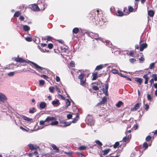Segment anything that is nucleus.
<instances>
[{
	"mask_svg": "<svg viewBox=\"0 0 157 157\" xmlns=\"http://www.w3.org/2000/svg\"><path fill=\"white\" fill-rule=\"evenodd\" d=\"M119 143L118 142H116L113 145V147L114 148H116L117 146L119 145Z\"/></svg>",
	"mask_w": 157,
	"mask_h": 157,
	"instance_id": "37",
	"label": "nucleus"
},
{
	"mask_svg": "<svg viewBox=\"0 0 157 157\" xmlns=\"http://www.w3.org/2000/svg\"><path fill=\"white\" fill-rule=\"evenodd\" d=\"M29 62L32 63L34 66V68L39 71H40L41 70H43V67L39 66L35 63L30 61H29Z\"/></svg>",
	"mask_w": 157,
	"mask_h": 157,
	"instance_id": "3",
	"label": "nucleus"
},
{
	"mask_svg": "<svg viewBox=\"0 0 157 157\" xmlns=\"http://www.w3.org/2000/svg\"><path fill=\"white\" fill-rule=\"evenodd\" d=\"M48 48L50 49H52L53 47V45L51 44H49L48 45Z\"/></svg>",
	"mask_w": 157,
	"mask_h": 157,
	"instance_id": "48",
	"label": "nucleus"
},
{
	"mask_svg": "<svg viewBox=\"0 0 157 157\" xmlns=\"http://www.w3.org/2000/svg\"><path fill=\"white\" fill-rule=\"evenodd\" d=\"M40 76L41 77L45 79L46 80H48V76L45 75H40Z\"/></svg>",
	"mask_w": 157,
	"mask_h": 157,
	"instance_id": "33",
	"label": "nucleus"
},
{
	"mask_svg": "<svg viewBox=\"0 0 157 157\" xmlns=\"http://www.w3.org/2000/svg\"><path fill=\"white\" fill-rule=\"evenodd\" d=\"M111 71L112 73L113 74H117L118 72V71L115 69H112Z\"/></svg>",
	"mask_w": 157,
	"mask_h": 157,
	"instance_id": "42",
	"label": "nucleus"
},
{
	"mask_svg": "<svg viewBox=\"0 0 157 157\" xmlns=\"http://www.w3.org/2000/svg\"><path fill=\"white\" fill-rule=\"evenodd\" d=\"M150 73L149 72L148 74H147L146 75H145L143 76V78L145 79V80H148V75Z\"/></svg>",
	"mask_w": 157,
	"mask_h": 157,
	"instance_id": "31",
	"label": "nucleus"
},
{
	"mask_svg": "<svg viewBox=\"0 0 157 157\" xmlns=\"http://www.w3.org/2000/svg\"><path fill=\"white\" fill-rule=\"evenodd\" d=\"M154 12L152 10H150L148 12V14L151 17H153L154 14Z\"/></svg>",
	"mask_w": 157,
	"mask_h": 157,
	"instance_id": "14",
	"label": "nucleus"
},
{
	"mask_svg": "<svg viewBox=\"0 0 157 157\" xmlns=\"http://www.w3.org/2000/svg\"><path fill=\"white\" fill-rule=\"evenodd\" d=\"M147 98L149 100H151V97L149 94H148L147 95Z\"/></svg>",
	"mask_w": 157,
	"mask_h": 157,
	"instance_id": "52",
	"label": "nucleus"
},
{
	"mask_svg": "<svg viewBox=\"0 0 157 157\" xmlns=\"http://www.w3.org/2000/svg\"><path fill=\"white\" fill-rule=\"evenodd\" d=\"M140 103H137L134 106V107L131 109L132 111H135L139 109L140 107Z\"/></svg>",
	"mask_w": 157,
	"mask_h": 157,
	"instance_id": "11",
	"label": "nucleus"
},
{
	"mask_svg": "<svg viewBox=\"0 0 157 157\" xmlns=\"http://www.w3.org/2000/svg\"><path fill=\"white\" fill-rule=\"evenodd\" d=\"M154 87L157 90V83H155L154 84Z\"/></svg>",
	"mask_w": 157,
	"mask_h": 157,
	"instance_id": "64",
	"label": "nucleus"
},
{
	"mask_svg": "<svg viewBox=\"0 0 157 157\" xmlns=\"http://www.w3.org/2000/svg\"><path fill=\"white\" fill-rule=\"evenodd\" d=\"M56 80L57 82H59L60 81V78L59 76H57L56 78Z\"/></svg>",
	"mask_w": 157,
	"mask_h": 157,
	"instance_id": "55",
	"label": "nucleus"
},
{
	"mask_svg": "<svg viewBox=\"0 0 157 157\" xmlns=\"http://www.w3.org/2000/svg\"><path fill=\"white\" fill-rule=\"evenodd\" d=\"M153 77L154 78V80L155 81H157V75L154 74L152 75Z\"/></svg>",
	"mask_w": 157,
	"mask_h": 157,
	"instance_id": "35",
	"label": "nucleus"
},
{
	"mask_svg": "<svg viewBox=\"0 0 157 157\" xmlns=\"http://www.w3.org/2000/svg\"><path fill=\"white\" fill-rule=\"evenodd\" d=\"M95 142L97 144L100 146H101L102 145V143L99 140H96Z\"/></svg>",
	"mask_w": 157,
	"mask_h": 157,
	"instance_id": "30",
	"label": "nucleus"
},
{
	"mask_svg": "<svg viewBox=\"0 0 157 157\" xmlns=\"http://www.w3.org/2000/svg\"><path fill=\"white\" fill-rule=\"evenodd\" d=\"M92 88L93 90H99L98 87L96 86H93Z\"/></svg>",
	"mask_w": 157,
	"mask_h": 157,
	"instance_id": "49",
	"label": "nucleus"
},
{
	"mask_svg": "<svg viewBox=\"0 0 157 157\" xmlns=\"http://www.w3.org/2000/svg\"><path fill=\"white\" fill-rule=\"evenodd\" d=\"M108 87L109 86L108 84H104L103 86L102 90L103 92L106 95H108L107 92Z\"/></svg>",
	"mask_w": 157,
	"mask_h": 157,
	"instance_id": "4",
	"label": "nucleus"
},
{
	"mask_svg": "<svg viewBox=\"0 0 157 157\" xmlns=\"http://www.w3.org/2000/svg\"><path fill=\"white\" fill-rule=\"evenodd\" d=\"M117 13L118 14L117 15L119 16H122L123 15V12L120 10H118Z\"/></svg>",
	"mask_w": 157,
	"mask_h": 157,
	"instance_id": "28",
	"label": "nucleus"
},
{
	"mask_svg": "<svg viewBox=\"0 0 157 157\" xmlns=\"http://www.w3.org/2000/svg\"><path fill=\"white\" fill-rule=\"evenodd\" d=\"M59 123L60 124V126L63 127H66L70 126L71 123V122H66L63 120L60 121Z\"/></svg>",
	"mask_w": 157,
	"mask_h": 157,
	"instance_id": "2",
	"label": "nucleus"
},
{
	"mask_svg": "<svg viewBox=\"0 0 157 157\" xmlns=\"http://www.w3.org/2000/svg\"><path fill=\"white\" fill-rule=\"evenodd\" d=\"M103 67V65H99L98 66L96 69L95 70H99L100 69H101Z\"/></svg>",
	"mask_w": 157,
	"mask_h": 157,
	"instance_id": "27",
	"label": "nucleus"
},
{
	"mask_svg": "<svg viewBox=\"0 0 157 157\" xmlns=\"http://www.w3.org/2000/svg\"><path fill=\"white\" fill-rule=\"evenodd\" d=\"M51 146L53 148L54 150H56L57 152H58L59 151V149L54 144H51Z\"/></svg>",
	"mask_w": 157,
	"mask_h": 157,
	"instance_id": "16",
	"label": "nucleus"
},
{
	"mask_svg": "<svg viewBox=\"0 0 157 157\" xmlns=\"http://www.w3.org/2000/svg\"><path fill=\"white\" fill-rule=\"evenodd\" d=\"M79 30L77 28H75L73 30V32L74 33L76 34L79 32Z\"/></svg>",
	"mask_w": 157,
	"mask_h": 157,
	"instance_id": "22",
	"label": "nucleus"
},
{
	"mask_svg": "<svg viewBox=\"0 0 157 157\" xmlns=\"http://www.w3.org/2000/svg\"><path fill=\"white\" fill-rule=\"evenodd\" d=\"M134 128L135 129H136L138 128V126L136 124H135L134 126Z\"/></svg>",
	"mask_w": 157,
	"mask_h": 157,
	"instance_id": "63",
	"label": "nucleus"
},
{
	"mask_svg": "<svg viewBox=\"0 0 157 157\" xmlns=\"http://www.w3.org/2000/svg\"><path fill=\"white\" fill-rule=\"evenodd\" d=\"M58 97L59 98L61 99L62 100H65V98L63 96L61 95L60 94H58Z\"/></svg>",
	"mask_w": 157,
	"mask_h": 157,
	"instance_id": "34",
	"label": "nucleus"
},
{
	"mask_svg": "<svg viewBox=\"0 0 157 157\" xmlns=\"http://www.w3.org/2000/svg\"><path fill=\"white\" fill-rule=\"evenodd\" d=\"M70 66L72 67H74L75 66V62L73 61H71L70 63Z\"/></svg>",
	"mask_w": 157,
	"mask_h": 157,
	"instance_id": "36",
	"label": "nucleus"
},
{
	"mask_svg": "<svg viewBox=\"0 0 157 157\" xmlns=\"http://www.w3.org/2000/svg\"><path fill=\"white\" fill-rule=\"evenodd\" d=\"M149 108V106L147 104H146L144 105V108L146 110H147Z\"/></svg>",
	"mask_w": 157,
	"mask_h": 157,
	"instance_id": "44",
	"label": "nucleus"
},
{
	"mask_svg": "<svg viewBox=\"0 0 157 157\" xmlns=\"http://www.w3.org/2000/svg\"><path fill=\"white\" fill-rule=\"evenodd\" d=\"M47 39L48 40H51V37H50V36H47Z\"/></svg>",
	"mask_w": 157,
	"mask_h": 157,
	"instance_id": "62",
	"label": "nucleus"
},
{
	"mask_svg": "<svg viewBox=\"0 0 157 157\" xmlns=\"http://www.w3.org/2000/svg\"><path fill=\"white\" fill-rule=\"evenodd\" d=\"M97 75L98 73H95L93 74V78H92L93 80H95L97 79Z\"/></svg>",
	"mask_w": 157,
	"mask_h": 157,
	"instance_id": "21",
	"label": "nucleus"
},
{
	"mask_svg": "<svg viewBox=\"0 0 157 157\" xmlns=\"http://www.w3.org/2000/svg\"><path fill=\"white\" fill-rule=\"evenodd\" d=\"M54 88L53 87H50L49 88V90L51 93H53L54 91Z\"/></svg>",
	"mask_w": 157,
	"mask_h": 157,
	"instance_id": "47",
	"label": "nucleus"
},
{
	"mask_svg": "<svg viewBox=\"0 0 157 157\" xmlns=\"http://www.w3.org/2000/svg\"><path fill=\"white\" fill-rule=\"evenodd\" d=\"M110 150L109 149H107L102 151V153L103 155H105Z\"/></svg>",
	"mask_w": 157,
	"mask_h": 157,
	"instance_id": "17",
	"label": "nucleus"
},
{
	"mask_svg": "<svg viewBox=\"0 0 157 157\" xmlns=\"http://www.w3.org/2000/svg\"><path fill=\"white\" fill-rule=\"evenodd\" d=\"M123 104V102L121 101H119L116 105V106L118 107H120L121 105Z\"/></svg>",
	"mask_w": 157,
	"mask_h": 157,
	"instance_id": "25",
	"label": "nucleus"
},
{
	"mask_svg": "<svg viewBox=\"0 0 157 157\" xmlns=\"http://www.w3.org/2000/svg\"><path fill=\"white\" fill-rule=\"evenodd\" d=\"M85 80H81L80 81V84L81 85L83 86L85 84Z\"/></svg>",
	"mask_w": 157,
	"mask_h": 157,
	"instance_id": "40",
	"label": "nucleus"
},
{
	"mask_svg": "<svg viewBox=\"0 0 157 157\" xmlns=\"http://www.w3.org/2000/svg\"><path fill=\"white\" fill-rule=\"evenodd\" d=\"M25 40L26 41L30 42L32 40V38L30 37H27L25 38Z\"/></svg>",
	"mask_w": 157,
	"mask_h": 157,
	"instance_id": "45",
	"label": "nucleus"
},
{
	"mask_svg": "<svg viewBox=\"0 0 157 157\" xmlns=\"http://www.w3.org/2000/svg\"><path fill=\"white\" fill-rule=\"evenodd\" d=\"M46 106V104L44 102H41L40 105V107L41 109H44Z\"/></svg>",
	"mask_w": 157,
	"mask_h": 157,
	"instance_id": "13",
	"label": "nucleus"
},
{
	"mask_svg": "<svg viewBox=\"0 0 157 157\" xmlns=\"http://www.w3.org/2000/svg\"><path fill=\"white\" fill-rule=\"evenodd\" d=\"M55 87L57 92L59 93H61V91L59 90V89L58 87V86H56Z\"/></svg>",
	"mask_w": 157,
	"mask_h": 157,
	"instance_id": "51",
	"label": "nucleus"
},
{
	"mask_svg": "<svg viewBox=\"0 0 157 157\" xmlns=\"http://www.w3.org/2000/svg\"><path fill=\"white\" fill-rule=\"evenodd\" d=\"M58 123L59 122L58 121H52L50 124L52 126L56 125H57Z\"/></svg>",
	"mask_w": 157,
	"mask_h": 157,
	"instance_id": "23",
	"label": "nucleus"
},
{
	"mask_svg": "<svg viewBox=\"0 0 157 157\" xmlns=\"http://www.w3.org/2000/svg\"><path fill=\"white\" fill-rule=\"evenodd\" d=\"M28 146L32 150H36L38 149L39 147L36 145L32 144H29L28 145Z\"/></svg>",
	"mask_w": 157,
	"mask_h": 157,
	"instance_id": "7",
	"label": "nucleus"
},
{
	"mask_svg": "<svg viewBox=\"0 0 157 157\" xmlns=\"http://www.w3.org/2000/svg\"><path fill=\"white\" fill-rule=\"evenodd\" d=\"M128 138L126 137H124L123 139V141L124 142H126L128 140Z\"/></svg>",
	"mask_w": 157,
	"mask_h": 157,
	"instance_id": "58",
	"label": "nucleus"
},
{
	"mask_svg": "<svg viewBox=\"0 0 157 157\" xmlns=\"http://www.w3.org/2000/svg\"><path fill=\"white\" fill-rule=\"evenodd\" d=\"M154 80L153 79H151L150 80V82L151 83V85L153 83V82H154Z\"/></svg>",
	"mask_w": 157,
	"mask_h": 157,
	"instance_id": "61",
	"label": "nucleus"
},
{
	"mask_svg": "<svg viewBox=\"0 0 157 157\" xmlns=\"http://www.w3.org/2000/svg\"><path fill=\"white\" fill-rule=\"evenodd\" d=\"M7 99V98L5 95L2 93H0V101L4 102Z\"/></svg>",
	"mask_w": 157,
	"mask_h": 157,
	"instance_id": "8",
	"label": "nucleus"
},
{
	"mask_svg": "<svg viewBox=\"0 0 157 157\" xmlns=\"http://www.w3.org/2000/svg\"><path fill=\"white\" fill-rule=\"evenodd\" d=\"M20 129H22V130H23L24 131H27L26 129L22 127V126H20Z\"/></svg>",
	"mask_w": 157,
	"mask_h": 157,
	"instance_id": "59",
	"label": "nucleus"
},
{
	"mask_svg": "<svg viewBox=\"0 0 157 157\" xmlns=\"http://www.w3.org/2000/svg\"><path fill=\"white\" fill-rule=\"evenodd\" d=\"M39 84L40 85H43L44 84V81L43 80H40L39 81Z\"/></svg>",
	"mask_w": 157,
	"mask_h": 157,
	"instance_id": "39",
	"label": "nucleus"
},
{
	"mask_svg": "<svg viewBox=\"0 0 157 157\" xmlns=\"http://www.w3.org/2000/svg\"><path fill=\"white\" fill-rule=\"evenodd\" d=\"M154 65H155V63H151L150 65L149 68L150 69H152L154 67Z\"/></svg>",
	"mask_w": 157,
	"mask_h": 157,
	"instance_id": "38",
	"label": "nucleus"
},
{
	"mask_svg": "<svg viewBox=\"0 0 157 157\" xmlns=\"http://www.w3.org/2000/svg\"><path fill=\"white\" fill-rule=\"evenodd\" d=\"M22 117L24 120L27 121L28 122H30L32 120V119L28 117L25 116H22Z\"/></svg>",
	"mask_w": 157,
	"mask_h": 157,
	"instance_id": "15",
	"label": "nucleus"
},
{
	"mask_svg": "<svg viewBox=\"0 0 157 157\" xmlns=\"http://www.w3.org/2000/svg\"><path fill=\"white\" fill-rule=\"evenodd\" d=\"M23 29L25 31H28L29 30V27L27 25H23Z\"/></svg>",
	"mask_w": 157,
	"mask_h": 157,
	"instance_id": "26",
	"label": "nucleus"
},
{
	"mask_svg": "<svg viewBox=\"0 0 157 157\" xmlns=\"http://www.w3.org/2000/svg\"><path fill=\"white\" fill-rule=\"evenodd\" d=\"M84 75L83 74H80L78 77V78L80 79L81 80L83 79L84 77Z\"/></svg>",
	"mask_w": 157,
	"mask_h": 157,
	"instance_id": "32",
	"label": "nucleus"
},
{
	"mask_svg": "<svg viewBox=\"0 0 157 157\" xmlns=\"http://www.w3.org/2000/svg\"><path fill=\"white\" fill-rule=\"evenodd\" d=\"M21 14L19 11H17L14 15V17H18Z\"/></svg>",
	"mask_w": 157,
	"mask_h": 157,
	"instance_id": "29",
	"label": "nucleus"
},
{
	"mask_svg": "<svg viewBox=\"0 0 157 157\" xmlns=\"http://www.w3.org/2000/svg\"><path fill=\"white\" fill-rule=\"evenodd\" d=\"M15 74V72H10V76H13Z\"/></svg>",
	"mask_w": 157,
	"mask_h": 157,
	"instance_id": "60",
	"label": "nucleus"
},
{
	"mask_svg": "<svg viewBox=\"0 0 157 157\" xmlns=\"http://www.w3.org/2000/svg\"><path fill=\"white\" fill-rule=\"evenodd\" d=\"M140 62H143L144 60V59L143 58L141 57L139 59Z\"/></svg>",
	"mask_w": 157,
	"mask_h": 157,
	"instance_id": "56",
	"label": "nucleus"
},
{
	"mask_svg": "<svg viewBox=\"0 0 157 157\" xmlns=\"http://www.w3.org/2000/svg\"><path fill=\"white\" fill-rule=\"evenodd\" d=\"M71 104V102L68 99H66V106L67 107L68 106L70 105Z\"/></svg>",
	"mask_w": 157,
	"mask_h": 157,
	"instance_id": "24",
	"label": "nucleus"
},
{
	"mask_svg": "<svg viewBox=\"0 0 157 157\" xmlns=\"http://www.w3.org/2000/svg\"><path fill=\"white\" fill-rule=\"evenodd\" d=\"M52 103L54 106H57L60 104L59 101L58 99L53 101Z\"/></svg>",
	"mask_w": 157,
	"mask_h": 157,
	"instance_id": "12",
	"label": "nucleus"
},
{
	"mask_svg": "<svg viewBox=\"0 0 157 157\" xmlns=\"http://www.w3.org/2000/svg\"><path fill=\"white\" fill-rule=\"evenodd\" d=\"M12 59H13L17 62H25V60L23 59L18 57L13 58Z\"/></svg>",
	"mask_w": 157,
	"mask_h": 157,
	"instance_id": "9",
	"label": "nucleus"
},
{
	"mask_svg": "<svg viewBox=\"0 0 157 157\" xmlns=\"http://www.w3.org/2000/svg\"><path fill=\"white\" fill-rule=\"evenodd\" d=\"M30 8L33 10L37 11H40V9L38 6L35 4L30 5Z\"/></svg>",
	"mask_w": 157,
	"mask_h": 157,
	"instance_id": "5",
	"label": "nucleus"
},
{
	"mask_svg": "<svg viewBox=\"0 0 157 157\" xmlns=\"http://www.w3.org/2000/svg\"><path fill=\"white\" fill-rule=\"evenodd\" d=\"M36 111V109L34 107H33L30 109L29 110V113H33Z\"/></svg>",
	"mask_w": 157,
	"mask_h": 157,
	"instance_id": "19",
	"label": "nucleus"
},
{
	"mask_svg": "<svg viewBox=\"0 0 157 157\" xmlns=\"http://www.w3.org/2000/svg\"><path fill=\"white\" fill-rule=\"evenodd\" d=\"M140 50L142 51L144 49L146 48L147 46V44L145 43H142V41L141 40L140 42Z\"/></svg>",
	"mask_w": 157,
	"mask_h": 157,
	"instance_id": "6",
	"label": "nucleus"
},
{
	"mask_svg": "<svg viewBox=\"0 0 157 157\" xmlns=\"http://www.w3.org/2000/svg\"><path fill=\"white\" fill-rule=\"evenodd\" d=\"M135 80L136 81L138 82L140 85L141 84L143 81L142 78H136Z\"/></svg>",
	"mask_w": 157,
	"mask_h": 157,
	"instance_id": "18",
	"label": "nucleus"
},
{
	"mask_svg": "<svg viewBox=\"0 0 157 157\" xmlns=\"http://www.w3.org/2000/svg\"><path fill=\"white\" fill-rule=\"evenodd\" d=\"M151 138V136H147L146 138V140L147 141H148L150 140Z\"/></svg>",
	"mask_w": 157,
	"mask_h": 157,
	"instance_id": "43",
	"label": "nucleus"
},
{
	"mask_svg": "<svg viewBox=\"0 0 157 157\" xmlns=\"http://www.w3.org/2000/svg\"><path fill=\"white\" fill-rule=\"evenodd\" d=\"M72 115L71 114H68L67 115V117L68 119H71L72 118Z\"/></svg>",
	"mask_w": 157,
	"mask_h": 157,
	"instance_id": "54",
	"label": "nucleus"
},
{
	"mask_svg": "<svg viewBox=\"0 0 157 157\" xmlns=\"http://www.w3.org/2000/svg\"><path fill=\"white\" fill-rule=\"evenodd\" d=\"M56 120V119L55 117H48L45 120L40 121L39 123L40 125L43 126L41 128H42L44 127L49 125V124H48L49 121Z\"/></svg>",
	"mask_w": 157,
	"mask_h": 157,
	"instance_id": "1",
	"label": "nucleus"
},
{
	"mask_svg": "<svg viewBox=\"0 0 157 157\" xmlns=\"http://www.w3.org/2000/svg\"><path fill=\"white\" fill-rule=\"evenodd\" d=\"M129 61L131 63H133L136 61V60L134 58H132L130 59Z\"/></svg>",
	"mask_w": 157,
	"mask_h": 157,
	"instance_id": "46",
	"label": "nucleus"
},
{
	"mask_svg": "<svg viewBox=\"0 0 157 157\" xmlns=\"http://www.w3.org/2000/svg\"><path fill=\"white\" fill-rule=\"evenodd\" d=\"M34 155L35 157H39L38 153L37 151H35L33 153H30L28 154V156L29 157H32Z\"/></svg>",
	"mask_w": 157,
	"mask_h": 157,
	"instance_id": "10",
	"label": "nucleus"
},
{
	"mask_svg": "<svg viewBox=\"0 0 157 157\" xmlns=\"http://www.w3.org/2000/svg\"><path fill=\"white\" fill-rule=\"evenodd\" d=\"M19 19L21 21H23L24 19L25 18L24 17L22 16H21L20 17Z\"/></svg>",
	"mask_w": 157,
	"mask_h": 157,
	"instance_id": "57",
	"label": "nucleus"
},
{
	"mask_svg": "<svg viewBox=\"0 0 157 157\" xmlns=\"http://www.w3.org/2000/svg\"><path fill=\"white\" fill-rule=\"evenodd\" d=\"M148 144L146 143H144L143 145V147L145 148H147L148 147Z\"/></svg>",
	"mask_w": 157,
	"mask_h": 157,
	"instance_id": "50",
	"label": "nucleus"
},
{
	"mask_svg": "<svg viewBox=\"0 0 157 157\" xmlns=\"http://www.w3.org/2000/svg\"><path fill=\"white\" fill-rule=\"evenodd\" d=\"M133 10V8L132 6H129L128 10L130 12H132Z\"/></svg>",
	"mask_w": 157,
	"mask_h": 157,
	"instance_id": "53",
	"label": "nucleus"
},
{
	"mask_svg": "<svg viewBox=\"0 0 157 157\" xmlns=\"http://www.w3.org/2000/svg\"><path fill=\"white\" fill-rule=\"evenodd\" d=\"M86 148V147L85 146H81L80 147L79 149L81 150H84Z\"/></svg>",
	"mask_w": 157,
	"mask_h": 157,
	"instance_id": "41",
	"label": "nucleus"
},
{
	"mask_svg": "<svg viewBox=\"0 0 157 157\" xmlns=\"http://www.w3.org/2000/svg\"><path fill=\"white\" fill-rule=\"evenodd\" d=\"M106 98L104 97L103 98L102 101L99 103L100 104H104L106 101Z\"/></svg>",
	"mask_w": 157,
	"mask_h": 157,
	"instance_id": "20",
	"label": "nucleus"
}]
</instances>
